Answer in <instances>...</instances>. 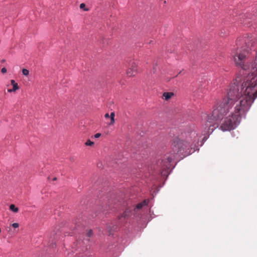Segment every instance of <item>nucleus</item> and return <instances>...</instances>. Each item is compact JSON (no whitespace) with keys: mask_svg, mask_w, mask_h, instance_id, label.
I'll return each mask as SVG.
<instances>
[{"mask_svg":"<svg viewBox=\"0 0 257 257\" xmlns=\"http://www.w3.org/2000/svg\"><path fill=\"white\" fill-rule=\"evenodd\" d=\"M239 50H249L239 48L232 51L231 56L234 64L242 70L250 71L251 74L242 79L237 76L230 84L227 97L217 103L208 116L204 124L205 134H211L219 125L222 131L234 130L257 97V66L246 69L237 66L234 57Z\"/></svg>","mask_w":257,"mask_h":257,"instance_id":"obj_1","label":"nucleus"},{"mask_svg":"<svg viewBox=\"0 0 257 257\" xmlns=\"http://www.w3.org/2000/svg\"><path fill=\"white\" fill-rule=\"evenodd\" d=\"M199 140L197 134L195 132L182 133L173 139L172 150L174 153L189 155L197 149Z\"/></svg>","mask_w":257,"mask_h":257,"instance_id":"obj_2","label":"nucleus"},{"mask_svg":"<svg viewBox=\"0 0 257 257\" xmlns=\"http://www.w3.org/2000/svg\"><path fill=\"white\" fill-rule=\"evenodd\" d=\"M237 66L243 69L254 67L257 66V48L255 54H251L250 50H239L234 57Z\"/></svg>","mask_w":257,"mask_h":257,"instance_id":"obj_3","label":"nucleus"},{"mask_svg":"<svg viewBox=\"0 0 257 257\" xmlns=\"http://www.w3.org/2000/svg\"><path fill=\"white\" fill-rule=\"evenodd\" d=\"M173 160L171 157H166L161 161H159L158 164L163 170L169 169L171 165V163Z\"/></svg>","mask_w":257,"mask_h":257,"instance_id":"obj_4","label":"nucleus"},{"mask_svg":"<svg viewBox=\"0 0 257 257\" xmlns=\"http://www.w3.org/2000/svg\"><path fill=\"white\" fill-rule=\"evenodd\" d=\"M137 73V65L135 62H133L127 71L126 74L128 76L131 77L135 76Z\"/></svg>","mask_w":257,"mask_h":257,"instance_id":"obj_5","label":"nucleus"},{"mask_svg":"<svg viewBox=\"0 0 257 257\" xmlns=\"http://www.w3.org/2000/svg\"><path fill=\"white\" fill-rule=\"evenodd\" d=\"M133 214H135V213L133 211V209L131 208H127L121 216H119V219L122 218H125Z\"/></svg>","mask_w":257,"mask_h":257,"instance_id":"obj_6","label":"nucleus"},{"mask_svg":"<svg viewBox=\"0 0 257 257\" xmlns=\"http://www.w3.org/2000/svg\"><path fill=\"white\" fill-rule=\"evenodd\" d=\"M11 83L13 86V88L8 89V92L11 93L13 92H15L16 90L19 89V87L18 86V83H16L14 80H11Z\"/></svg>","mask_w":257,"mask_h":257,"instance_id":"obj_7","label":"nucleus"},{"mask_svg":"<svg viewBox=\"0 0 257 257\" xmlns=\"http://www.w3.org/2000/svg\"><path fill=\"white\" fill-rule=\"evenodd\" d=\"M114 116H115V114H114V112H111L110 115H109V114L108 113L105 114L104 117L105 118H108L109 117H110V121L109 123V125H112L114 123V122H115Z\"/></svg>","mask_w":257,"mask_h":257,"instance_id":"obj_8","label":"nucleus"},{"mask_svg":"<svg viewBox=\"0 0 257 257\" xmlns=\"http://www.w3.org/2000/svg\"><path fill=\"white\" fill-rule=\"evenodd\" d=\"M147 205V202L146 200L143 201L142 202L138 203L135 207L133 208V211L136 213L137 212V210L141 209L143 206Z\"/></svg>","mask_w":257,"mask_h":257,"instance_id":"obj_9","label":"nucleus"},{"mask_svg":"<svg viewBox=\"0 0 257 257\" xmlns=\"http://www.w3.org/2000/svg\"><path fill=\"white\" fill-rule=\"evenodd\" d=\"M174 95V93L170 92H164L163 94V97H164L165 100H168L170 98H171Z\"/></svg>","mask_w":257,"mask_h":257,"instance_id":"obj_10","label":"nucleus"},{"mask_svg":"<svg viewBox=\"0 0 257 257\" xmlns=\"http://www.w3.org/2000/svg\"><path fill=\"white\" fill-rule=\"evenodd\" d=\"M10 209L15 213L18 212L19 211L18 208L16 207L14 204H11L10 205Z\"/></svg>","mask_w":257,"mask_h":257,"instance_id":"obj_11","label":"nucleus"},{"mask_svg":"<svg viewBox=\"0 0 257 257\" xmlns=\"http://www.w3.org/2000/svg\"><path fill=\"white\" fill-rule=\"evenodd\" d=\"M80 8L84 11H88V9L85 8V5L84 3H82L80 5Z\"/></svg>","mask_w":257,"mask_h":257,"instance_id":"obj_12","label":"nucleus"},{"mask_svg":"<svg viewBox=\"0 0 257 257\" xmlns=\"http://www.w3.org/2000/svg\"><path fill=\"white\" fill-rule=\"evenodd\" d=\"M81 257H91V255L89 251L88 250H86L84 253V255H82Z\"/></svg>","mask_w":257,"mask_h":257,"instance_id":"obj_13","label":"nucleus"},{"mask_svg":"<svg viewBox=\"0 0 257 257\" xmlns=\"http://www.w3.org/2000/svg\"><path fill=\"white\" fill-rule=\"evenodd\" d=\"M22 73H23V75H24L25 76H27L29 74V71L28 69H22Z\"/></svg>","mask_w":257,"mask_h":257,"instance_id":"obj_14","label":"nucleus"},{"mask_svg":"<svg viewBox=\"0 0 257 257\" xmlns=\"http://www.w3.org/2000/svg\"><path fill=\"white\" fill-rule=\"evenodd\" d=\"M85 145L86 146H91L92 145H93L94 144V143L92 141H91L90 140H87L86 143H85Z\"/></svg>","mask_w":257,"mask_h":257,"instance_id":"obj_15","label":"nucleus"},{"mask_svg":"<svg viewBox=\"0 0 257 257\" xmlns=\"http://www.w3.org/2000/svg\"><path fill=\"white\" fill-rule=\"evenodd\" d=\"M87 236L88 237H91L92 236V234H93V231L91 229H90V230H88L87 232Z\"/></svg>","mask_w":257,"mask_h":257,"instance_id":"obj_16","label":"nucleus"},{"mask_svg":"<svg viewBox=\"0 0 257 257\" xmlns=\"http://www.w3.org/2000/svg\"><path fill=\"white\" fill-rule=\"evenodd\" d=\"M12 225L15 228H18L19 226V224L18 223H14Z\"/></svg>","mask_w":257,"mask_h":257,"instance_id":"obj_17","label":"nucleus"},{"mask_svg":"<svg viewBox=\"0 0 257 257\" xmlns=\"http://www.w3.org/2000/svg\"><path fill=\"white\" fill-rule=\"evenodd\" d=\"M101 134L97 133V134L94 135V137L95 138L97 139V138H99L101 136Z\"/></svg>","mask_w":257,"mask_h":257,"instance_id":"obj_18","label":"nucleus"},{"mask_svg":"<svg viewBox=\"0 0 257 257\" xmlns=\"http://www.w3.org/2000/svg\"><path fill=\"white\" fill-rule=\"evenodd\" d=\"M1 72L2 73H6L7 72V69L5 67L3 68L2 69H1Z\"/></svg>","mask_w":257,"mask_h":257,"instance_id":"obj_19","label":"nucleus"},{"mask_svg":"<svg viewBox=\"0 0 257 257\" xmlns=\"http://www.w3.org/2000/svg\"><path fill=\"white\" fill-rule=\"evenodd\" d=\"M106 229L107 231L109 232V234H110L111 233L110 231V227L109 226L107 227Z\"/></svg>","mask_w":257,"mask_h":257,"instance_id":"obj_20","label":"nucleus"},{"mask_svg":"<svg viewBox=\"0 0 257 257\" xmlns=\"http://www.w3.org/2000/svg\"><path fill=\"white\" fill-rule=\"evenodd\" d=\"M57 180V178L56 177H54L53 178V181H55Z\"/></svg>","mask_w":257,"mask_h":257,"instance_id":"obj_21","label":"nucleus"},{"mask_svg":"<svg viewBox=\"0 0 257 257\" xmlns=\"http://www.w3.org/2000/svg\"><path fill=\"white\" fill-rule=\"evenodd\" d=\"M1 62H2V63H4V62H5V59H3V60H2Z\"/></svg>","mask_w":257,"mask_h":257,"instance_id":"obj_22","label":"nucleus"},{"mask_svg":"<svg viewBox=\"0 0 257 257\" xmlns=\"http://www.w3.org/2000/svg\"><path fill=\"white\" fill-rule=\"evenodd\" d=\"M164 4H166V1H165L164 2Z\"/></svg>","mask_w":257,"mask_h":257,"instance_id":"obj_23","label":"nucleus"}]
</instances>
